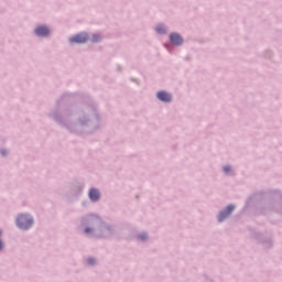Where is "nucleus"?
<instances>
[{
  "label": "nucleus",
  "instance_id": "obj_3",
  "mask_svg": "<svg viewBox=\"0 0 282 282\" xmlns=\"http://www.w3.org/2000/svg\"><path fill=\"white\" fill-rule=\"evenodd\" d=\"M232 210H235V206L232 205L227 206V208L219 214L218 221H223L226 219V217H230V215L232 214Z\"/></svg>",
  "mask_w": 282,
  "mask_h": 282
},
{
  "label": "nucleus",
  "instance_id": "obj_10",
  "mask_svg": "<svg viewBox=\"0 0 282 282\" xmlns=\"http://www.w3.org/2000/svg\"><path fill=\"white\" fill-rule=\"evenodd\" d=\"M224 171H225V173H230V166H225Z\"/></svg>",
  "mask_w": 282,
  "mask_h": 282
},
{
  "label": "nucleus",
  "instance_id": "obj_11",
  "mask_svg": "<svg viewBox=\"0 0 282 282\" xmlns=\"http://www.w3.org/2000/svg\"><path fill=\"white\" fill-rule=\"evenodd\" d=\"M91 231H93L91 228H86V229H85V232H86V234H89V232H91Z\"/></svg>",
  "mask_w": 282,
  "mask_h": 282
},
{
  "label": "nucleus",
  "instance_id": "obj_8",
  "mask_svg": "<svg viewBox=\"0 0 282 282\" xmlns=\"http://www.w3.org/2000/svg\"><path fill=\"white\" fill-rule=\"evenodd\" d=\"M156 32H158L159 34H164V32H166V29L164 28V25H159V26L156 28Z\"/></svg>",
  "mask_w": 282,
  "mask_h": 282
},
{
  "label": "nucleus",
  "instance_id": "obj_2",
  "mask_svg": "<svg viewBox=\"0 0 282 282\" xmlns=\"http://www.w3.org/2000/svg\"><path fill=\"white\" fill-rule=\"evenodd\" d=\"M70 43H87L89 41V35L87 33H79L69 39Z\"/></svg>",
  "mask_w": 282,
  "mask_h": 282
},
{
  "label": "nucleus",
  "instance_id": "obj_7",
  "mask_svg": "<svg viewBox=\"0 0 282 282\" xmlns=\"http://www.w3.org/2000/svg\"><path fill=\"white\" fill-rule=\"evenodd\" d=\"M89 198L91 199V202H98V199H100V192H98V189H90L89 192Z\"/></svg>",
  "mask_w": 282,
  "mask_h": 282
},
{
  "label": "nucleus",
  "instance_id": "obj_5",
  "mask_svg": "<svg viewBox=\"0 0 282 282\" xmlns=\"http://www.w3.org/2000/svg\"><path fill=\"white\" fill-rule=\"evenodd\" d=\"M156 96L159 100H161L162 102H171V100H173V97L171 96V94L166 91H159Z\"/></svg>",
  "mask_w": 282,
  "mask_h": 282
},
{
  "label": "nucleus",
  "instance_id": "obj_6",
  "mask_svg": "<svg viewBox=\"0 0 282 282\" xmlns=\"http://www.w3.org/2000/svg\"><path fill=\"white\" fill-rule=\"evenodd\" d=\"M35 34H37V36H47L50 34V29H47V26H37L35 29Z\"/></svg>",
  "mask_w": 282,
  "mask_h": 282
},
{
  "label": "nucleus",
  "instance_id": "obj_4",
  "mask_svg": "<svg viewBox=\"0 0 282 282\" xmlns=\"http://www.w3.org/2000/svg\"><path fill=\"white\" fill-rule=\"evenodd\" d=\"M170 41L173 45H182V43H184V39H182V35L177 33H172L170 35Z\"/></svg>",
  "mask_w": 282,
  "mask_h": 282
},
{
  "label": "nucleus",
  "instance_id": "obj_13",
  "mask_svg": "<svg viewBox=\"0 0 282 282\" xmlns=\"http://www.w3.org/2000/svg\"><path fill=\"white\" fill-rule=\"evenodd\" d=\"M141 239H147V235L141 236Z\"/></svg>",
  "mask_w": 282,
  "mask_h": 282
},
{
  "label": "nucleus",
  "instance_id": "obj_1",
  "mask_svg": "<svg viewBox=\"0 0 282 282\" xmlns=\"http://www.w3.org/2000/svg\"><path fill=\"white\" fill-rule=\"evenodd\" d=\"M18 226L21 228V230H28L34 224V220L30 215H20L17 219Z\"/></svg>",
  "mask_w": 282,
  "mask_h": 282
},
{
  "label": "nucleus",
  "instance_id": "obj_12",
  "mask_svg": "<svg viewBox=\"0 0 282 282\" xmlns=\"http://www.w3.org/2000/svg\"><path fill=\"white\" fill-rule=\"evenodd\" d=\"M88 263H94V259H88Z\"/></svg>",
  "mask_w": 282,
  "mask_h": 282
},
{
  "label": "nucleus",
  "instance_id": "obj_9",
  "mask_svg": "<svg viewBox=\"0 0 282 282\" xmlns=\"http://www.w3.org/2000/svg\"><path fill=\"white\" fill-rule=\"evenodd\" d=\"M100 40V35H94L93 36V43H98V41Z\"/></svg>",
  "mask_w": 282,
  "mask_h": 282
}]
</instances>
